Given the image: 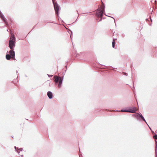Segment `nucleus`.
Segmentation results:
<instances>
[{
  "instance_id": "f257e3e1",
  "label": "nucleus",
  "mask_w": 157,
  "mask_h": 157,
  "mask_svg": "<svg viewBox=\"0 0 157 157\" xmlns=\"http://www.w3.org/2000/svg\"><path fill=\"white\" fill-rule=\"evenodd\" d=\"M16 38L14 35L10 30V59L13 60L16 59L15 58V52L14 48L15 46Z\"/></svg>"
},
{
  "instance_id": "f03ea898",
  "label": "nucleus",
  "mask_w": 157,
  "mask_h": 157,
  "mask_svg": "<svg viewBox=\"0 0 157 157\" xmlns=\"http://www.w3.org/2000/svg\"><path fill=\"white\" fill-rule=\"evenodd\" d=\"M105 6L104 4L102 6H101L100 8H98L96 10V15L98 17H101L99 21H101L102 20L101 17L103 16V14L105 11Z\"/></svg>"
},
{
  "instance_id": "7ed1b4c3",
  "label": "nucleus",
  "mask_w": 157,
  "mask_h": 157,
  "mask_svg": "<svg viewBox=\"0 0 157 157\" xmlns=\"http://www.w3.org/2000/svg\"><path fill=\"white\" fill-rule=\"evenodd\" d=\"M54 78H55V81L56 84L59 83L58 87L60 88L62 86V81L63 80V76L61 78L60 77H58L55 76Z\"/></svg>"
},
{
  "instance_id": "20e7f679",
  "label": "nucleus",
  "mask_w": 157,
  "mask_h": 157,
  "mask_svg": "<svg viewBox=\"0 0 157 157\" xmlns=\"http://www.w3.org/2000/svg\"><path fill=\"white\" fill-rule=\"evenodd\" d=\"M52 1L53 2L55 12L57 16H59L58 14L60 10V7L57 3L55 2V0H52Z\"/></svg>"
},
{
  "instance_id": "39448f33",
  "label": "nucleus",
  "mask_w": 157,
  "mask_h": 157,
  "mask_svg": "<svg viewBox=\"0 0 157 157\" xmlns=\"http://www.w3.org/2000/svg\"><path fill=\"white\" fill-rule=\"evenodd\" d=\"M136 108L135 107H133L132 109L129 108L127 109L128 112L131 113H136Z\"/></svg>"
},
{
  "instance_id": "423d86ee",
  "label": "nucleus",
  "mask_w": 157,
  "mask_h": 157,
  "mask_svg": "<svg viewBox=\"0 0 157 157\" xmlns=\"http://www.w3.org/2000/svg\"><path fill=\"white\" fill-rule=\"evenodd\" d=\"M136 117H140L141 118V120H142L144 121L147 124V123L144 117H143V115L141 114H140L139 113H138L136 115Z\"/></svg>"
},
{
  "instance_id": "0eeeda50",
  "label": "nucleus",
  "mask_w": 157,
  "mask_h": 157,
  "mask_svg": "<svg viewBox=\"0 0 157 157\" xmlns=\"http://www.w3.org/2000/svg\"><path fill=\"white\" fill-rule=\"evenodd\" d=\"M0 17L1 18V19L4 21L5 23L6 24H7V22L6 20L5 17L3 16V15L2 13L0 10Z\"/></svg>"
},
{
  "instance_id": "6e6552de",
  "label": "nucleus",
  "mask_w": 157,
  "mask_h": 157,
  "mask_svg": "<svg viewBox=\"0 0 157 157\" xmlns=\"http://www.w3.org/2000/svg\"><path fill=\"white\" fill-rule=\"evenodd\" d=\"M47 95L48 97V98L51 99L53 98V94L52 92L50 91H48L47 92Z\"/></svg>"
},
{
  "instance_id": "1a4fd4ad",
  "label": "nucleus",
  "mask_w": 157,
  "mask_h": 157,
  "mask_svg": "<svg viewBox=\"0 0 157 157\" xmlns=\"http://www.w3.org/2000/svg\"><path fill=\"white\" fill-rule=\"evenodd\" d=\"M117 39H113V41H112V47L113 48H114L115 46V45L116 44L115 40H116Z\"/></svg>"
},
{
  "instance_id": "9d476101",
  "label": "nucleus",
  "mask_w": 157,
  "mask_h": 157,
  "mask_svg": "<svg viewBox=\"0 0 157 157\" xmlns=\"http://www.w3.org/2000/svg\"><path fill=\"white\" fill-rule=\"evenodd\" d=\"M14 148L15 149V151H17V152L18 153H19V151H17V149L18 150H20V151H22V150H23V148H17V147H16V146H14Z\"/></svg>"
},
{
  "instance_id": "9b49d317",
  "label": "nucleus",
  "mask_w": 157,
  "mask_h": 157,
  "mask_svg": "<svg viewBox=\"0 0 157 157\" xmlns=\"http://www.w3.org/2000/svg\"><path fill=\"white\" fill-rule=\"evenodd\" d=\"M6 59L8 60H10V54H7L6 55Z\"/></svg>"
},
{
  "instance_id": "f8f14e48",
  "label": "nucleus",
  "mask_w": 157,
  "mask_h": 157,
  "mask_svg": "<svg viewBox=\"0 0 157 157\" xmlns=\"http://www.w3.org/2000/svg\"><path fill=\"white\" fill-rule=\"evenodd\" d=\"M121 112H128V110H127V109H122L121 110Z\"/></svg>"
},
{
  "instance_id": "ddd939ff",
  "label": "nucleus",
  "mask_w": 157,
  "mask_h": 157,
  "mask_svg": "<svg viewBox=\"0 0 157 157\" xmlns=\"http://www.w3.org/2000/svg\"><path fill=\"white\" fill-rule=\"evenodd\" d=\"M155 142L156 143V146H155V154L156 155V150H157V144H156V143H157V142L156 141V140H155Z\"/></svg>"
},
{
  "instance_id": "4468645a",
  "label": "nucleus",
  "mask_w": 157,
  "mask_h": 157,
  "mask_svg": "<svg viewBox=\"0 0 157 157\" xmlns=\"http://www.w3.org/2000/svg\"><path fill=\"white\" fill-rule=\"evenodd\" d=\"M153 138L155 140L157 139V134H155L154 136H153Z\"/></svg>"
},
{
  "instance_id": "2eb2a0df",
  "label": "nucleus",
  "mask_w": 157,
  "mask_h": 157,
  "mask_svg": "<svg viewBox=\"0 0 157 157\" xmlns=\"http://www.w3.org/2000/svg\"><path fill=\"white\" fill-rule=\"evenodd\" d=\"M105 14V15H106V16H108V17H112V18H113L114 19V22L115 23V19H114V17H110V16H108V15H106Z\"/></svg>"
},
{
  "instance_id": "dca6fc26",
  "label": "nucleus",
  "mask_w": 157,
  "mask_h": 157,
  "mask_svg": "<svg viewBox=\"0 0 157 157\" xmlns=\"http://www.w3.org/2000/svg\"><path fill=\"white\" fill-rule=\"evenodd\" d=\"M48 76L49 77H50V78H51L52 77V76H53V75H48Z\"/></svg>"
},
{
  "instance_id": "f3484780",
  "label": "nucleus",
  "mask_w": 157,
  "mask_h": 157,
  "mask_svg": "<svg viewBox=\"0 0 157 157\" xmlns=\"http://www.w3.org/2000/svg\"><path fill=\"white\" fill-rule=\"evenodd\" d=\"M8 46H9V48H10V39L9 40Z\"/></svg>"
},
{
  "instance_id": "a211bd4d",
  "label": "nucleus",
  "mask_w": 157,
  "mask_h": 157,
  "mask_svg": "<svg viewBox=\"0 0 157 157\" xmlns=\"http://www.w3.org/2000/svg\"><path fill=\"white\" fill-rule=\"evenodd\" d=\"M124 74H124V75H126V76L127 75H128V74H127V73H124Z\"/></svg>"
},
{
  "instance_id": "6ab92c4d",
  "label": "nucleus",
  "mask_w": 157,
  "mask_h": 157,
  "mask_svg": "<svg viewBox=\"0 0 157 157\" xmlns=\"http://www.w3.org/2000/svg\"><path fill=\"white\" fill-rule=\"evenodd\" d=\"M77 13L78 14V12L77 10Z\"/></svg>"
},
{
  "instance_id": "aec40b11",
  "label": "nucleus",
  "mask_w": 157,
  "mask_h": 157,
  "mask_svg": "<svg viewBox=\"0 0 157 157\" xmlns=\"http://www.w3.org/2000/svg\"><path fill=\"white\" fill-rule=\"evenodd\" d=\"M149 128L151 130V128L149 126Z\"/></svg>"
},
{
  "instance_id": "412c9836",
  "label": "nucleus",
  "mask_w": 157,
  "mask_h": 157,
  "mask_svg": "<svg viewBox=\"0 0 157 157\" xmlns=\"http://www.w3.org/2000/svg\"><path fill=\"white\" fill-rule=\"evenodd\" d=\"M146 21H148V19H146Z\"/></svg>"
},
{
  "instance_id": "4be33fe9",
  "label": "nucleus",
  "mask_w": 157,
  "mask_h": 157,
  "mask_svg": "<svg viewBox=\"0 0 157 157\" xmlns=\"http://www.w3.org/2000/svg\"><path fill=\"white\" fill-rule=\"evenodd\" d=\"M70 37H71V35H70Z\"/></svg>"
},
{
  "instance_id": "5701e85b",
  "label": "nucleus",
  "mask_w": 157,
  "mask_h": 157,
  "mask_svg": "<svg viewBox=\"0 0 157 157\" xmlns=\"http://www.w3.org/2000/svg\"><path fill=\"white\" fill-rule=\"evenodd\" d=\"M112 67L113 68V69H114V68H113V67Z\"/></svg>"
},
{
  "instance_id": "b1692460",
  "label": "nucleus",
  "mask_w": 157,
  "mask_h": 157,
  "mask_svg": "<svg viewBox=\"0 0 157 157\" xmlns=\"http://www.w3.org/2000/svg\"><path fill=\"white\" fill-rule=\"evenodd\" d=\"M18 72V71L16 70V73H17Z\"/></svg>"
},
{
  "instance_id": "393cba45",
  "label": "nucleus",
  "mask_w": 157,
  "mask_h": 157,
  "mask_svg": "<svg viewBox=\"0 0 157 157\" xmlns=\"http://www.w3.org/2000/svg\"><path fill=\"white\" fill-rule=\"evenodd\" d=\"M150 19H151V21H152V19H151V18H150Z\"/></svg>"
},
{
  "instance_id": "a878e982",
  "label": "nucleus",
  "mask_w": 157,
  "mask_h": 157,
  "mask_svg": "<svg viewBox=\"0 0 157 157\" xmlns=\"http://www.w3.org/2000/svg\"><path fill=\"white\" fill-rule=\"evenodd\" d=\"M8 30H9V29H7V30H6V31H8Z\"/></svg>"
},
{
  "instance_id": "bb28decb",
  "label": "nucleus",
  "mask_w": 157,
  "mask_h": 157,
  "mask_svg": "<svg viewBox=\"0 0 157 157\" xmlns=\"http://www.w3.org/2000/svg\"><path fill=\"white\" fill-rule=\"evenodd\" d=\"M70 31H71V33H72V31H71V30H70Z\"/></svg>"
},
{
  "instance_id": "cd10ccee",
  "label": "nucleus",
  "mask_w": 157,
  "mask_h": 157,
  "mask_svg": "<svg viewBox=\"0 0 157 157\" xmlns=\"http://www.w3.org/2000/svg\"><path fill=\"white\" fill-rule=\"evenodd\" d=\"M10 22L12 21L11 20V19H10Z\"/></svg>"
},
{
  "instance_id": "c85d7f7f",
  "label": "nucleus",
  "mask_w": 157,
  "mask_h": 157,
  "mask_svg": "<svg viewBox=\"0 0 157 157\" xmlns=\"http://www.w3.org/2000/svg\"><path fill=\"white\" fill-rule=\"evenodd\" d=\"M79 157H81L80 155H79Z\"/></svg>"
},
{
  "instance_id": "c756f323",
  "label": "nucleus",
  "mask_w": 157,
  "mask_h": 157,
  "mask_svg": "<svg viewBox=\"0 0 157 157\" xmlns=\"http://www.w3.org/2000/svg\"><path fill=\"white\" fill-rule=\"evenodd\" d=\"M156 0H155V2H156Z\"/></svg>"
},
{
  "instance_id": "7c9ffc66",
  "label": "nucleus",
  "mask_w": 157,
  "mask_h": 157,
  "mask_svg": "<svg viewBox=\"0 0 157 157\" xmlns=\"http://www.w3.org/2000/svg\"><path fill=\"white\" fill-rule=\"evenodd\" d=\"M12 138H13V136L12 137Z\"/></svg>"
}]
</instances>
